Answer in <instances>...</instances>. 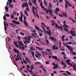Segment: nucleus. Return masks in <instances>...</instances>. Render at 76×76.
<instances>
[{
	"mask_svg": "<svg viewBox=\"0 0 76 76\" xmlns=\"http://www.w3.org/2000/svg\"><path fill=\"white\" fill-rule=\"evenodd\" d=\"M42 7V8L43 9V10H44L45 12V13H47V14H48V12H49V13L50 14V16L52 17H53V10H52V9H51V8L49 7L48 10H47V9L46 8H45L43 7V6H41Z\"/></svg>",
	"mask_w": 76,
	"mask_h": 76,
	"instance_id": "f257e3e1",
	"label": "nucleus"
},
{
	"mask_svg": "<svg viewBox=\"0 0 76 76\" xmlns=\"http://www.w3.org/2000/svg\"><path fill=\"white\" fill-rule=\"evenodd\" d=\"M50 22H51V23H52L51 24L52 25H53V26H54V25H55L56 28H58V24L56 23V22H55L54 21L51 20L50 21Z\"/></svg>",
	"mask_w": 76,
	"mask_h": 76,
	"instance_id": "f03ea898",
	"label": "nucleus"
},
{
	"mask_svg": "<svg viewBox=\"0 0 76 76\" xmlns=\"http://www.w3.org/2000/svg\"><path fill=\"white\" fill-rule=\"evenodd\" d=\"M18 42L20 44H18V45L20 48H22V47L21 46H24V44H23V43L20 41H18Z\"/></svg>",
	"mask_w": 76,
	"mask_h": 76,
	"instance_id": "7ed1b4c3",
	"label": "nucleus"
},
{
	"mask_svg": "<svg viewBox=\"0 0 76 76\" xmlns=\"http://www.w3.org/2000/svg\"><path fill=\"white\" fill-rule=\"evenodd\" d=\"M53 66H54L53 67V69H56L57 67H58V64H55L54 63H52Z\"/></svg>",
	"mask_w": 76,
	"mask_h": 76,
	"instance_id": "20e7f679",
	"label": "nucleus"
},
{
	"mask_svg": "<svg viewBox=\"0 0 76 76\" xmlns=\"http://www.w3.org/2000/svg\"><path fill=\"white\" fill-rule=\"evenodd\" d=\"M52 57L53 58H54L55 60H58V61H60V60L59 58H58L57 57V56H52Z\"/></svg>",
	"mask_w": 76,
	"mask_h": 76,
	"instance_id": "39448f33",
	"label": "nucleus"
},
{
	"mask_svg": "<svg viewBox=\"0 0 76 76\" xmlns=\"http://www.w3.org/2000/svg\"><path fill=\"white\" fill-rule=\"evenodd\" d=\"M41 53H42V56H43V57H44L45 56H44V53L45 54V55H46V56L47 55V52L46 51H45L44 53V52H43V51H42L41 52Z\"/></svg>",
	"mask_w": 76,
	"mask_h": 76,
	"instance_id": "423d86ee",
	"label": "nucleus"
},
{
	"mask_svg": "<svg viewBox=\"0 0 76 76\" xmlns=\"http://www.w3.org/2000/svg\"><path fill=\"white\" fill-rule=\"evenodd\" d=\"M14 51L15 53H19V51H18V50L14 48H13V50Z\"/></svg>",
	"mask_w": 76,
	"mask_h": 76,
	"instance_id": "0eeeda50",
	"label": "nucleus"
},
{
	"mask_svg": "<svg viewBox=\"0 0 76 76\" xmlns=\"http://www.w3.org/2000/svg\"><path fill=\"white\" fill-rule=\"evenodd\" d=\"M34 9H35V7H33L32 8V12L34 15L35 16L36 14H35V11L34 10Z\"/></svg>",
	"mask_w": 76,
	"mask_h": 76,
	"instance_id": "6e6552de",
	"label": "nucleus"
},
{
	"mask_svg": "<svg viewBox=\"0 0 76 76\" xmlns=\"http://www.w3.org/2000/svg\"><path fill=\"white\" fill-rule=\"evenodd\" d=\"M23 23L24 24H25V26H28V23H27V22L25 20H23Z\"/></svg>",
	"mask_w": 76,
	"mask_h": 76,
	"instance_id": "1a4fd4ad",
	"label": "nucleus"
},
{
	"mask_svg": "<svg viewBox=\"0 0 76 76\" xmlns=\"http://www.w3.org/2000/svg\"><path fill=\"white\" fill-rule=\"evenodd\" d=\"M45 41H46V43L47 44V45L48 46V45L50 44V42H49V41H48V40L47 39V38H46Z\"/></svg>",
	"mask_w": 76,
	"mask_h": 76,
	"instance_id": "9d476101",
	"label": "nucleus"
},
{
	"mask_svg": "<svg viewBox=\"0 0 76 76\" xmlns=\"http://www.w3.org/2000/svg\"><path fill=\"white\" fill-rule=\"evenodd\" d=\"M62 15H64V17H65L66 18H67V13L66 12L62 13Z\"/></svg>",
	"mask_w": 76,
	"mask_h": 76,
	"instance_id": "9b49d317",
	"label": "nucleus"
},
{
	"mask_svg": "<svg viewBox=\"0 0 76 76\" xmlns=\"http://www.w3.org/2000/svg\"><path fill=\"white\" fill-rule=\"evenodd\" d=\"M26 6V3H23L22 4V7H23V8H24V7H25Z\"/></svg>",
	"mask_w": 76,
	"mask_h": 76,
	"instance_id": "f8f14e48",
	"label": "nucleus"
},
{
	"mask_svg": "<svg viewBox=\"0 0 76 76\" xmlns=\"http://www.w3.org/2000/svg\"><path fill=\"white\" fill-rule=\"evenodd\" d=\"M31 2L34 3V5H37V4L36 0H34V1L32 0L31 1Z\"/></svg>",
	"mask_w": 76,
	"mask_h": 76,
	"instance_id": "ddd939ff",
	"label": "nucleus"
},
{
	"mask_svg": "<svg viewBox=\"0 0 76 76\" xmlns=\"http://www.w3.org/2000/svg\"><path fill=\"white\" fill-rule=\"evenodd\" d=\"M26 58L25 59L26 61H27V62H28V63H31V62L30 61H29V59H28V58Z\"/></svg>",
	"mask_w": 76,
	"mask_h": 76,
	"instance_id": "4468645a",
	"label": "nucleus"
},
{
	"mask_svg": "<svg viewBox=\"0 0 76 76\" xmlns=\"http://www.w3.org/2000/svg\"><path fill=\"white\" fill-rule=\"evenodd\" d=\"M23 18V17H20V18H19V20L21 22H23V19H22Z\"/></svg>",
	"mask_w": 76,
	"mask_h": 76,
	"instance_id": "2eb2a0df",
	"label": "nucleus"
},
{
	"mask_svg": "<svg viewBox=\"0 0 76 76\" xmlns=\"http://www.w3.org/2000/svg\"><path fill=\"white\" fill-rule=\"evenodd\" d=\"M72 36L74 37H76V33H75V32L74 31L73 32V33L72 34Z\"/></svg>",
	"mask_w": 76,
	"mask_h": 76,
	"instance_id": "dca6fc26",
	"label": "nucleus"
},
{
	"mask_svg": "<svg viewBox=\"0 0 76 76\" xmlns=\"http://www.w3.org/2000/svg\"><path fill=\"white\" fill-rule=\"evenodd\" d=\"M40 26L43 29V30L45 32V33H46V31H45V28H44V27H43L42 26Z\"/></svg>",
	"mask_w": 76,
	"mask_h": 76,
	"instance_id": "f3484780",
	"label": "nucleus"
},
{
	"mask_svg": "<svg viewBox=\"0 0 76 76\" xmlns=\"http://www.w3.org/2000/svg\"><path fill=\"white\" fill-rule=\"evenodd\" d=\"M28 38L25 37V39H28V41H30V39H29V38H31V37L30 36H28Z\"/></svg>",
	"mask_w": 76,
	"mask_h": 76,
	"instance_id": "a211bd4d",
	"label": "nucleus"
},
{
	"mask_svg": "<svg viewBox=\"0 0 76 76\" xmlns=\"http://www.w3.org/2000/svg\"><path fill=\"white\" fill-rule=\"evenodd\" d=\"M44 3L45 5L47 7V2L46 1L44 0Z\"/></svg>",
	"mask_w": 76,
	"mask_h": 76,
	"instance_id": "6ab92c4d",
	"label": "nucleus"
},
{
	"mask_svg": "<svg viewBox=\"0 0 76 76\" xmlns=\"http://www.w3.org/2000/svg\"><path fill=\"white\" fill-rule=\"evenodd\" d=\"M50 35H51L49 34V37L50 38H51V39L52 40H54V38L53 37H51Z\"/></svg>",
	"mask_w": 76,
	"mask_h": 76,
	"instance_id": "aec40b11",
	"label": "nucleus"
},
{
	"mask_svg": "<svg viewBox=\"0 0 76 76\" xmlns=\"http://www.w3.org/2000/svg\"><path fill=\"white\" fill-rule=\"evenodd\" d=\"M24 13H25V14H26V16H29V15H28V12H27V11H26V10H25L24 11Z\"/></svg>",
	"mask_w": 76,
	"mask_h": 76,
	"instance_id": "412c9836",
	"label": "nucleus"
},
{
	"mask_svg": "<svg viewBox=\"0 0 76 76\" xmlns=\"http://www.w3.org/2000/svg\"><path fill=\"white\" fill-rule=\"evenodd\" d=\"M72 54V55H76V53L73 52V51H71V52Z\"/></svg>",
	"mask_w": 76,
	"mask_h": 76,
	"instance_id": "4be33fe9",
	"label": "nucleus"
},
{
	"mask_svg": "<svg viewBox=\"0 0 76 76\" xmlns=\"http://www.w3.org/2000/svg\"><path fill=\"white\" fill-rule=\"evenodd\" d=\"M9 1L10 2H12V0H8L7 2V5H9Z\"/></svg>",
	"mask_w": 76,
	"mask_h": 76,
	"instance_id": "5701e85b",
	"label": "nucleus"
},
{
	"mask_svg": "<svg viewBox=\"0 0 76 76\" xmlns=\"http://www.w3.org/2000/svg\"><path fill=\"white\" fill-rule=\"evenodd\" d=\"M7 6L6 7H5V9L7 10V12H9V10H8V9H9V7H7Z\"/></svg>",
	"mask_w": 76,
	"mask_h": 76,
	"instance_id": "b1692460",
	"label": "nucleus"
},
{
	"mask_svg": "<svg viewBox=\"0 0 76 76\" xmlns=\"http://www.w3.org/2000/svg\"><path fill=\"white\" fill-rule=\"evenodd\" d=\"M64 27L65 28H69V26H68V25H67L66 24H64Z\"/></svg>",
	"mask_w": 76,
	"mask_h": 76,
	"instance_id": "393cba45",
	"label": "nucleus"
},
{
	"mask_svg": "<svg viewBox=\"0 0 76 76\" xmlns=\"http://www.w3.org/2000/svg\"><path fill=\"white\" fill-rule=\"evenodd\" d=\"M61 64L62 66H63V65H66V64L63 62V61H61Z\"/></svg>",
	"mask_w": 76,
	"mask_h": 76,
	"instance_id": "a878e982",
	"label": "nucleus"
},
{
	"mask_svg": "<svg viewBox=\"0 0 76 76\" xmlns=\"http://www.w3.org/2000/svg\"><path fill=\"white\" fill-rule=\"evenodd\" d=\"M35 28L36 29H37V31H39V28H38V27L37 26H35Z\"/></svg>",
	"mask_w": 76,
	"mask_h": 76,
	"instance_id": "bb28decb",
	"label": "nucleus"
},
{
	"mask_svg": "<svg viewBox=\"0 0 76 76\" xmlns=\"http://www.w3.org/2000/svg\"><path fill=\"white\" fill-rule=\"evenodd\" d=\"M37 48L40 51H42V50H44V48Z\"/></svg>",
	"mask_w": 76,
	"mask_h": 76,
	"instance_id": "cd10ccee",
	"label": "nucleus"
},
{
	"mask_svg": "<svg viewBox=\"0 0 76 76\" xmlns=\"http://www.w3.org/2000/svg\"><path fill=\"white\" fill-rule=\"evenodd\" d=\"M61 54L62 55H64V56H66V55L65 54V53H64V52H61Z\"/></svg>",
	"mask_w": 76,
	"mask_h": 76,
	"instance_id": "c85d7f7f",
	"label": "nucleus"
},
{
	"mask_svg": "<svg viewBox=\"0 0 76 76\" xmlns=\"http://www.w3.org/2000/svg\"><path fill=\"white\" fill-rule=\"evenodd\" d=\"M67 63L69 65V66H71V67H73V65H72V64L70 63H68V62H67Z\"/></svg>",
	"mask_w": 76,
	"mask_h": 76,
	"instance_id": "c756f323",
	"label": "nucleus"
},
{
	"mask_svg": "<svg viewBox=\"0 0 76 76\" xmlns=\"http://www.w3.org/2000/svg\"><path fill=\"white\" fill-rule=\"evenodd\" d=\"M64 30L65 31H66L67 32H69V30L66 28H64Z\"/></svg>",
	"mask_w": 76,
	"mask_h": 76,
	"instance_id": "7c9ffc66",
	"label": "nucleus"
},
{
	"mask_svg": "<svg viewBox=\"0 0 76 76\" xmlns=\"http://www.w3.org/2000/svg\"><path fill=\"white\" fill-rule=\"evenodd\" d=\"M70 3L67 1H66V6H67V4H69Z\"/></svg>",
	"mask_w": 76,
	"mask_h": 76,
	"instance_id": "2f4dec72",
	"label": "nucleus"
},
{
	"mask_svg": "<svg viewBox=\"0 0 76 76\" xmlns=\"http://www.w3.org/2000/svg\"><path fill=\"white\" fill-rule=\"evenodd\" d=\"M31 53L32 55V57H34V52H31Z\"/></svg>",
	"mask_w": 76,
	"mask_h": 76,
	"instance_id": "473e14b6",
	"label": "nucleus"
},
{
	"mask_svg": "<svg viewBox=\"0 0 76 76\" xmlns=\"http://www.w3.org/2000/svg\"><path fill=\"white\" fill-rule=\"evenodd\" d=\"M23 63H24V64H28L27 63V62H26V61H25V60H24V59H23Z\"/></svg>",
	"mask_w": 76,
	"mask_h": 76,
	"instance_id": "72a5a7b5",
	"label": "nucleus"
},
{
	"mask_svg": "<svg viewBox=\"0 0 76 76\" xmlns=\"http://www.w3.org/2000/svg\"><path fill=\"white\" fill-rule=\"evenodd\" d=\"M20 14L21 15L20 17H23V13L22 12H20Z\"/></svg>",
	"mask_w": 76,
	"mask_h": 76,
	"instance_id": "f704fd0d",
	"label": "nucleus"
},
{
	"mask_svg": "<svg viewBox=\"0 0 76 76\" xmlns=\"http://www.w3.org/2000/svg\"><path fill=\"white\" fill-rule=\"evenodd\" d=\"M55 10H56V12H58V11H60V10L58 8H56V9Z\"/></svg>",
	"mask_w": 76,
	"mask_h": 76,
	"instance_id": "c9c22d12",
	"label": "nucleus"
},
{
	"mask_svg": "<svg viewBox=\"0 0 76 76\" xmlns=\"http://www.w3.org/2000/svg\"><path fill=\"white\" fill-rule=\"evenodd\" d=\"M46 33L47 34H48L49 36V35H50V32H49V31L47 30L46 31Z\"/></svg>",
	"mask_w": 76,
	"mask_h": 76,
	"instance_id": "e433bc0d",
	"label": "nucleus"
},
{
	"mask_svg": "<svg viewBox=\"0 0 76 76\" xmlns=\"http://www.w3.org/2000/svg\"><path fill=\"white\" fill-rule=\"evenodd\" d=\"M35 56L36 57H37V58H39V56L37 55V54L35 55Z\"/></svg>",
	"mask_w": 76,
	"mask_h": 76,
	"instance_id": "4c0bfd02",
	"label": "nucleus"
},
{
	"mask_svg": "<svg viewBox=\"0 0 76 76\" xmlns=\"http://www.w3.org/2000/svg\"><path fill=\"white\" fill-rule=\"evenodd\" d=\"M66 73L68 74V75H71V73L70 72H69L68 71H66Z\"/></svg>",
	"mask_w": 76,
	"mask_h": 76,
	"instance_id": "58836bf2",
	"label": "nucleus"
},
{
	"mask_svg": "<svg viewBox=\"0 0 76 76\" xmlns=\"http://www.w3.org/2000/svg\"><path fill=\"white\" fill-rule=\"evenodd\" d=\"M17 24V25H19V24H20V23H19V22L18 21H16L15 25H16Z\"/></svg>",
	"mask_w": 76,
	"mask_h": 76,
	"instance_id": "ea45409f",
	"label": "nucleus"
},
{
	"mask_svg": "<svg viewBox=\"0 0 76 76\" xmlns=\"http://www.w3.org/2000/svg\"><path fill=\"white\" fill-rule=\"evenodd\" d=\"M4 30L5 31H6V29H7V27H6V26H4Z\"/></svg>",
	"mask_w": 76,
	"mask_h": 76,
	"instance_id": "a19ab883",
	"label": "nucleus"
},
{
	"mask_svg": "<svg viewBox=\"0 0 76 76\" xmlns=\"http://www.w3.org/2000/svg\"><path fill=\"white\" fill-rule=\"evenodd\" d=\"M31 35H32V36H33V37H34V38H37V37H36V36H34V34H33V33H31Z\"/></svg>",
	"mask_w": 76,
	"mask_h": 76,
	"instance_id": "79ce46f5",
	"label": "nucleus"
},
{
	"mask_svg": "<svg viewBox=\"0 0 76 76\" xmlns=\"http://www.w3.org/2000/svg\"><path fill=\"white\" fill-rule=\"evenodd\" d=\"M3 18H4V20H6V15H5L4 16Z\"/></svg>",
	"mask_w": 76,
	"mask_h": 76,
	"instance_id": "37998d69",
	"label": "nucleus"
},
{
	"mask_svg": "<svg viewBox=\"0 0 76 76\" xmlns=\"http://www.w3.org/2000/svg\"><path fill=\"white\" fill-rule=\"evenodd\" d=\"M64 38H65V35H63L61 37V39H64Z\"/></svg>",
	"mask_w": 76,
	"mask_h": 76,
	"instance_id": "c03bdc74",
	"label": "nucleus"
},
{
	"mask_svg": "<svg viewBox=\"0 0 76 76\" xmlns=\"http://www.w3.org/2000/svg\"><path fill=\"white\" fill-rule=\"evenodd\" d=\"M31 68L32 69H34V65H33L31 66Z\"/></svg>",
	"mask_w": 76,
	"mask_h": 76,
	"instance_id": "a18cd8bd",
	"label": "nucleus"
},
{
	"mask_svg": "<svg viewBox=\"0 0 76 76\" xmlns=\"http://www.w3.org/2000/svg\"><path fill=\"white\" fill-rule=\"evenodd\" d=\"M59 16H60V17H64V16L61 15V14H59Z\"/></svg>",
	"mask_w": 76,
	"mask_h": 76,
	"instance_id": "49530a36",
	"label": "nucleus"
},
{
	"mask_svg": "<svg viewBox=\"0 0 76 76\" xmlns=\"http://www.w3.org/2000/svg\"><path fill=\"white\" fill-rule=\"evenodd\" d=\"M17 57L18 58H19V57H20V56L19 55V54H18V53H17Z\"/></svg>",
	"mask_w": 76,
	"mask_h": 76,
	"instance_id": "de8ad7c7",
	"label": "nucleus"
},
{
	"mask_svg": "<svg viewBox=\"0 0 76 76\" xmlns=\"http://www.w3.org/2000/svg\"><path fill=\"white\" fill-rule=\"evenodd\" d=\"M9 26V25H8V24H7V23H6L5 24H4V26Z\"/></svg>",
	"mask_w": 76,
	"mask_h": 76,
	"instance_id": "09e8293b",
	"label": "nucleus"
},
{
	"mask_svg": "<svg viewBox=\"0 0 76 76\" xmlns=\"http://www.w3.org/2000/svg\"><path fill=\"white\" fill-rule=\"evenodd\" d=\"M72 22H74V23L76 22V21L73 19L72 20Z\"/></svg>",
	"mask_w": 76,
	"mask_h": 76,
	"instance_id": "8fccbe9b",
	"label": "nucleus"
},
{
	"mask_svg": "<svg viewBox=\"0 0 76 76\" xmlns=\"http://www.w3.org/2000/svg\"><path fill=\"white\" fill-rule=\"evenodd\" d=\"M12 22H13V23H14L15 24V23L16 24L17 21H15V20H13L12 21Z\"/></svg>",
	"mask_w": 76,
	"mask_h": 76,
	"instance_id": "3c124183",
	"label": "nucleus"
},
{
	"mask_svg": "<svg viewBox=\"0 0 76 76\" xmlns=\"http://www.w3.org/2000/svg\"><path fill=\"white\" fill-rule=\"evenodd\" d=\"M42 70L43 72H47V71H46V69L44 68H43Z\"/></svg>",
	"mask_w": 76,
	"mask_h": 76,
	"instance_id": "603ef678",
	"label": "nucleus"
},
{
	"mask_svg": "<svg viewBox=\"0 0 76 76\" xmlns=\"http://www.w3.org/2000/svg\"><path fill=\"white\" fill-rule=\"evenodd\" d=\"M66 66H67V65L66 64L65 65H64L63 66V69H64V68H66Z\"/></svg>",
	"mask_w": 76,
	"mask_h": 76,
	"instance_id": "864d4df0",
	"label": "nucleus"
},
{
	"mask_svg": "<svg viewBox=\"0 0 76 76\" xmlns=\"http://www.w3.org/2000/svg\"><path fill=\"white\" fill-rule=\"evenodd\" d=\"M45 64H49L50 63L48 61H46L45 62Z\"/></svg>",
	"mask_w": 76,
	"mask_h": 76,
	"instance_id": "5fc2aeb1",
	"label": "nucleus"
},
{
	"mask_svg": "<svg viewBox=\"0 0 76 76\" xmlns=\"http://www.w3.org/2000/svg\"><path fill=\"white\" fill-rule=\"evenodd\" d=\"M26 10L28 12H29V7L26 8Z\"/></svg>",
	"mask_w": 76,
	"mask_h": 76,
	"instance_id": "6e6d98bb",
	"label": "nucleus"
},
{
	"mask_svg": "<svg viewBox=\"0 0 76 76\" xmlns=\"http://www.w3.org/2000/svg\"><path fill=\"white\" fill-rule=\"evenodd\" d=\"M39 35L40 37H42V34L41 33H40L39 34Z\"/></svg>",
	"mask_w": 76,
	"mask_h": 76,
	"instance_id": "4d7b16f0",
	"label": "nucleus"
},
{
	"mask_svg": "<svg viewBox=\"0 0 76 76\" xmlns=\"http://www.w3.org/2000/svg\"><path fill=\"white\" fill-rule=\"evenodd\" d=\"M27 68H28V69H30V68H31V67H30V66H29V65H27Z\"/></svg>",
	"mask_w": 76,
	"mask_h": 76,
	"instance_id": "13d9d810",
	"label": "nucleus"
},
{
	"mask_svg": "<svg viewBox=\"0 0 76 76\" xmlns=\"http://www.w3.org/2000/svg\"><path fill=\"white\" fill-rule=\"evenodd\" d=\"M11 18L12 19H13V18H15L14 16H13V15H11Z\"/></svg>",
	"mask_w": 76,
	"mask_h": 76,
	"instance_id": "bf43d9fd",
	"label": "nucleus"
},
{
	"mask_svg": "<svg viewBox=\"0 0 76 76\" xmlns=\"http://www.w3.org/2000/svg\"><path fill=\"white\" fill-rule=\"evenodd\" d=\"M70 34H73V31H72V30H71L70 31Z\"/></svg>",
	"mask_w": 76,
	"mask_h": 76,
	"instance_id": "052dcab7",
	"label": "nucleus"
},
{
	"mask_svg": "<svg viewBox=\"0 0 76 76\" xmlns=\"http://www.w3.org/2000/svg\"><path fill=\"white\" fill-rule=\"evenodd\" d=\"M33 32H34V33H35V32H37V31L35 29H34L33 30Z\"/></svg>",
	"mask_w": 76,
	"mask_h": 76,
	"instance_id": "680f3d73",
	"label": "nucleus"
},
{
	"mask_svg": "<svg viewBox=\"0 0 76 76\" xmlns=\"http://www.w3.org/2000/svg\"><path fill=\"white\" fill-rule=\"evenodd\" d=\"M66 61H67V62H68V63H70V60H69V59H67L66 60Z\"/></svg>",
	"mask_w": 76,
	"mask_h": 76,
	"instance_id": "e2e57ef3",
	"label": "nucleus"
},
{
	"mask_svg": "<svg viewBox=\"0 0 76 76\" xmlns=\"http://www.w3.org/2000/svg\"><path fill=\"white\" fill-rule=\"evenodd\" d=\"M49 6L51 7H53V6L51 5V4L50 3H49Z\"/></svg>",
	"mask_w": 76,
	"mask_h": 76,
	"instance_id": "0e129e2a",
	"label": "nucleus"
},
{
	"mask_svg": "<svg viewBox=\"0 0 76 76\" xmlns=\"http://www.w3.org/2000/svg\"><path fill=\"white\" fill-rule=\"evenodd\" d=\"M59 73H61V72H64V71H62V70H60L59 71Z\"/></svg>",
	"mask_w": 76,
	"mask_h": 76,
	"instance_id": "69168bd1",
	"label": "nucleus"
},
{
	"mask_svg": "<svg viewBox=\"0 0 76 76\" xmlns=\"http://www.w3.org/2000/svg\"><path fill=\"white\" fill-rule=\"evenodd\" d=\"M66 47H67V48H71V47H70V46L67 45H66Z\"/></svg>",
	"mask_w": 76,
	"mask_h": 76,
	"instance_id": "338daca9",
	"label": "nucleus"
},
{
	"mask_svg": "<svg viewBox=\"0 0 76 76\" xmlns=\"http://www.w3.org/2000/svg\"><path fill=\"white\" fill-rule=\"evenodd\" d=\"M6 16L7 17H9V16H10V15H9V14H6Z\"/></svg>",
	"mask_w": 76,
	"mask_h": 76,
	"instance_id": "774afa93",
	"label": "nucleus"
}]
</instances>
